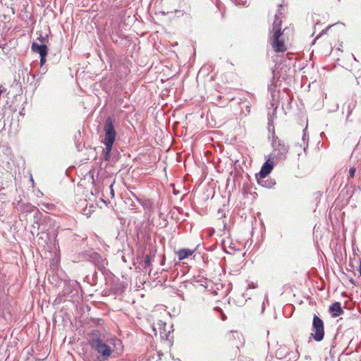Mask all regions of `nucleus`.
<instances>
[{
	"label": "nucleus",
	"instance_id": "f257e3e1",
	"mask_svg": "<svg viewBox=\"0 0 361 361\" xmlns=\"http://www.w3.org/2000/svg\"><path fill=\"white\" fill-rule=\"evenodd\" d=\"M121 343V340L115 338H111L106 342L99 336L92 338L90 341V345L92 348L99 355V361L108 360L114 352V348L111 345L115 346L117 343Z\"/></svg>",
	"mask_w": 361,
	"mask_h": 361
},
{
	"label": "nucleus",
	"instance_id": "f03ea898",
	"mask_svg": "<svg viewBox=\"0 0 361 361\" xmlns=\"http://www.w3.org/2000/svg\"><path fill=\"white\" fill-rule=\"evenodd\" d=\"M114 118L111 116H109L106 119L104 126L105 136L103 140V143L106 147V151L104 154V160L106 161H109L111 158V151L116 139V132L114 128Z\"/></svg>",
	"mask_w": 361,
	"mask_h": 361
},
{
	"label": "nucleus",
	"instance_id": "7ed1b4c3",
	"mask_svg": "<svg viewBox=\"0 0 361 361\" xmlns=\"http://www.w3.org/2000/svg\"><path fill=\"white\" fill-rule=\"evenodd\" d=\"M311 336L317 342H320L324 337V324L317 314H314L311 328Z\"/></svg>",
	"mask_w": 361,
	"mask_h": 361
},
{
	"label": "nucleus",
	"instance_id": "20e7f679",
	"mask_svg": "<svg viewBox=\"0 0 361 361\" xmlns=\"http://www.w3.org/2000/svg\"><path fill=\"white\" fill-rule=\"evenodd\" d=\"M272 147L273 152L270 155L272 159L283 160L286 159L288 148L283 141L280 140L277 137H274Z\"/></svg>",
	"mask_w": 361,
	"mask_h": 361
},
{
	"label": "nucleus",
	"instance_id": "39448f33",
	"mask_svg": "<svg viewBox=\"0 0 361 361\" xmlns=\"http://www.w3.org/2000/svg\"><path fill=\"white\" fill-rule=\"evenodd\" d=\"M283 32H279L278 30L274 32L269 33V41L273 50L275 52H285L287 50L286 46L284 43V40L282 37Z\"/></svg>",
	"mask_w": 361,
	"mask_h": 361
},
{
	"label": "nucleus",
	"instance_id": "423d86ee",
	"mask_svg": "<svg viewBox=\"0 0 361 361\" xmlns=\"http://www.w3.org/2000/svg\"><path fill=\"white\" fill-rule=\"evenodd\" d=\"M85 257L87 260L94 263L99 269L104 268L107 264L106 260L96 252L88 251L85 254Z\"/></svg>",
	"mask_w": 361,
	"mask_h": 361
},
{
	"label": "nucleus",
	"instance_id": "0eeeda50",
	"mask_svg": "<svg viewBox=\"0 0 361 361\" xmlns=\"http://www.w3.org/2000/svg\"><path fill=\"white\" fill-rule=\"evenodd\" d=\"M273 166V163H269V161H266L264 164L260 171L257 174V178H258L259 183H261L260 179L267 177V176L271 171Z\"/></svg>",
	"mask_w": 361,
	"mask_h": 361
},
{
	"label": "nucleus",
	"instance_id": "6e6552de",
	"mask_svg": "<svg viewBox=\"0 0 361 361\" xmlns=\"http://www.w3.org/2000/svg\"><path fill=\"white\" fill-rule=\"evenodd\" d=\"M197 248L194 250H190L188 248H183L180 249L175 252L176 256L178 257V259L179 261H182L185 259L188 258L189 257L192 256V254L195 252Z\"/></svg>",
	"mask_w": 361,
	"mask_h": 361
},
{
	"label": "nucleus",
	"instance_id": "1a4fd4ad",
	"mask_svg": "<svg viewBox=\"0 0 361 361\" xmlns=\"http://www.w3.org/2000/svg\"><path fill=\"white\" fill-rule=\"evenodd\" d=\"M281 15L282 12L281 9H279L278 12L275 14V20L273 23L272 29L271 30H270V32H274L275 31H277L278 30H279V32H283L281 30Z\"/></svg>",
	"mask_w": 361,
	"mask_h": 361
},
{
	"label": "nucleus",
	"instance_id": "9d476101",
	"mask_svg": "<svg viewBox=\"0 0 361 361\" xmlns=\"http://www.w3.org/2000/svg\"><path fill=\"white\" fill-rule=\"evenodd\" d=\"M329 311L331 313L332 317H336L343 313V310L341 308V303L338 302H334L329 307Z\"/></svg>",
	"mask_w": 361,
	"mask_h": 361
},
{
	"label": "nucleus",
	"instance_id": "9b49d317",
	"mask_svg": "<svg viewBox=\"0 0 361 361\" xmlns=\"http://www.w3.org/2000/svg\"><path fill=\"white\" fill-rule=\"evenodd\" d=\"M32 49L33 51L38 53L39 56L47 54L48 49L45 44H39L37 42H33L32 44Z\"/></svg>",
	"mask_w": 361,
	"mask_h": 361
},
{
	"label": "nucleus",
	"instance_id": "f8f14e48",
	"mask_svg": "<svg viewBox=\"0 0 361 361\" xmlns=\"http://www.w3.org/2000/svg\"><path fill=\"white\" fill-rule=\"evenodd\" d=\"M276 111V108H274V109L273 110L272 115L269 114V116H268V120H269L268 124H269V130H271V126L273 127V130H274L273 121H274V118L276 117V116H275Z\"/></svg>",
	"mask_w": 361,
	"mask_h": 361
},
{
	"label": "nucleus",
	"instance_id": "ddd939ff",
	"mask_svg": "<svg viewBox=\"0 0 361 361\" xmlns=\"http://www.w3.org/2000/svg\"><path fill=\"white\" fill-rule=\"evenodd\" d=\"M308 140H309V135H308V134L307 133V130L304 129L303 130L302 137V140L303 145H304V151L306 150V148L308 146Z\"/></svg>",
	"mask_w": 361,
	"mask_h": 361
},
{
	"label": "nucleus",
	"instance_id": "4468645a",
	"mask_svg": "<svg viewBox=\"0 0 361 361\" xmlns=\"http://www.w3.org/2000/svg\"><path fill=\"white\" fill-rule=\"evenodd\" d=\"M152 257L150 255H146L144 257L145 267H150L152 265Z\"/></svg>",
	"mask_w": 361,
	"mask_h": 361
},
{
	"label": "nucleus",
	"instance_id": "2eb2a0df",
	"mask_svg": "<svg viewBox=\"0 0 361 361\" xmlns=\"http://www.w3.org/2000/svg\"><path fill=\"white\" fill-rule=\"evenodd\" d=\"M46 56L47 55L40 56V66H43L46 63Z\"/></svg>",
	"mask_w": 361,
	"mask_h": 361
},
{
	"label": "nucleus",
	"instance_id": "dca6fc26",
	"mask_svg": "<svg viewBox=\"0 0 361 361\" xmlns=\"http://www.w3.org/2000/svg\"><path fill=\"white\" fill-rule=\"evenodd\" d=\"M355 167H352L349 170V174H350V178H353L354 176H355Z\"/></svg>",
	"mask_w": 361,
	"mask_h": 361
},
{
	"label": "nucleus",
	"instance_id": "f3484780",
	"mask_svg": "<svg viewBox=\"0 0 361 361\" xmlns=\"http://www.w3.org/2000/svg\"><path fill=\"white\" fill-rule=\"evenodd\" d=\"M257 287V283H255L254 282H251L248 284L247 286V289H250V288H255Z\"/></svg>",
	"mask_w": 361,
	"mask_h": 361
},
{
	"label": "nucleus",
	"instance_id": "a211bd4d",
	"mask_svg": "<svg viewBox=\"0 0 361 361\" xmlns=\"http://www.w3.org/2000/svg\"><path fill=\"white\" fill-rule=\"evenodd\" d=\"M265 302H268V296H267V295H266V297H265V298H264V302H263V303H262V312H264V305H265Z\"/></svg>",
	"mask_w": 361,
	"mask_h": 361
},
{
	"label": "nucleus",
	"instance_id": "6ab92c4d",
	"mask_svg": "<svg viewBox=\"0 0 361 361\" xmlns=\"http://www.w3.org/2000/svg\"><path fill=\"white\" fill-rule=\"evenodd\" d=\"M109 188H110L111 196V197H114V191L113 189V184H111V185L109 186Z\"/></svg>",
	"mask_w": 361,
	"mask_h": 361
},
{
	"label": "nucleus",
	"instance_id": "aec40b11",
	"mask_svg": "<svg viewBox=\"0 0 361 361\" xmlns=\"http://www.w3.org/2000/svg\"><path fill=\"white\" fill-rule=\"evenodd\" d=\"M245 109H246L247 113H250V105H246L245 106Z\"/></svg>",
	"mask_w": 361,
	"mask_h": 361
},
{
	"label": "nucleus",
	"instance_id": "412c9836",
	"mask_svg": "<svg viewBox=\"0 0 361 361\" xmlns=\"http://www.w3.org/2000/svg\"><path fill=\"white\" fill-rule=\"evenodd\" d=\"M271 184H274V183H272V181H271V180H270V181H269V183L268 185H267V184H266V185H264V186H266V187H271ZM262 185H264V184H263Z\"/></svg>",
	"mask_w": 361,
	"mask_h": 361
},
{
	"label": "nucleus",
	"instance_id": "4be33fe9",
	"mask_svg": "<svg viewBox=\"0 0 361 361\" xmlns=\"http://www.w3.org/2000/svg\"><path fill=\"white\" fill-rule=\"evenodd\" d=\"M359 272H360V276H361V264H360V265Z\"/></svg>",
	"mask_w": 361,
	"mask_h": 361
},
{
	"label": "nucleus",
	"instance_id": "5701e85b",
	"mask_svg": "<svg viewBox=\"0 0 361 361\" xmlns=\"http://www.w3.org/2000/svg\"><path fill=\"white\" fill-rule=\"evenodd\" d=\"M164 261H165V259H164L163 261L161 262V265H163L164 264Z\"/></svg>",
	"mask_w": 361,
	"mask_h": 361
},
{
	"label": "nucleus",
	"instance_id": "b1692460",
	"mask_svg": "<svg viewBox=\"0 0 361 361\" xmlns=\"http://www.w3.org/2000/svg\"><path fill=\"white\" fill-rule=\"evenodd\" d=\"M1 92H2V91H1V90H0V93H1Z\"/></svg>",
	"mask_w": 361,
	"mask_h": 361
}]
</instances>
